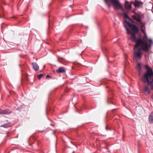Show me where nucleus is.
<instances>
[{
  "label": "nucleus",
  "mask_w": 153,
  "mask_h": 153,
  "mask_svg": "<svg viewBox=\"0 0 153 153\" xmlns=\"http://www.w3.org/2000/svg\"><path fill=\"white\" fill-rule=\"evenodd\" d=\"M112 6L115 10H118L122 7L121 4L117 0H110Z\"/></svg>",
  "instance_id": "nucleus-6"
},
{
  "label": "nucleus",
  "mask_w": 153,
  "mask_h": 153,
  "mask_svg": "<svg viewBox=\"0 0 153 153\" xmlns=\"http://www.w3.org/2000/svg\"><path fill=\"white\" fill-rule=\"evenodd\" d=\"M143 3L141 1H138L136 0L134 2V4L135 8H139L140 7H142Z\"/></svg>",
  "instance_id": "nucleus-8"
},
{
  "label": "nucleus",
  "mask_w": 153,
  "mask_h": 153,
  "mask_svg": "<svg viewBox=\"0 0 153 153\" xmlns=\"http://www.w3.org/2000/svg\"><path fill=\"white\" fill-rule=\"evenodd\" d=\"M132 18L135 20L138 24L142 23L141 16L138 13H135L134 15H132Z\"/></svg>",
  "instance_id": "nucleus-7"
},
{
  "label": "nucleus",
  "mask_w": 153,
  "mask_h": 153,
  "mask_svg": "<svg viewBox=\"0 0 153 153\" xmlns=\"http://www.w3.org/2000/svg\"><path fill=\"white\" fill-rule=\"evenodd\" d=\"M140 48L137 49V48L135 49L134 47V50L135 52L134 53V55L135 58L137 59H141L142 52V51H143L145 52H148L150 50L151 48L152 45L146 43H143L142 45H139Z\"/></svg>",
  "instance_id": "nucleus-2"
},
{
  "label": "nucleus",
  "mask_w": 153,
  "mask_h": 153,
  "mask_svg": "<svg viewBox=\"0 0 153 153\" xmlns=\"http://www.w3.org/2000/svg\"><path fill=\"white\" fill-rule=\"evenodd\" d=\"M123 15L124 18L128 19L129 20H131V19L128 17V16L126 13H124L123 14Z\"/></svg>",
  "instance_id": "nucleus-17"
},
{
  "label": "nucleus",
  "mask_w": 153,
  "mask_h": 153,
  "mask_svg": "<svg viewBox=\"0 0 153 153\" xmlns=\"http://www.w3.org/2000/svg\"><path fill=\"white\" fill-rule=\"evenodd\" d=\"M11 113V111L9 110H1L0 111V114H9Z\"/></svg>",
  "instance_id": "nucleus-11"
},
{
  "label": "nucleus",
  "mask_w": 153,
  "mask_h": 153,
  "mask_svg": "<svg viewBox=\"0 0 153 153\" xmlns=\"http://www.w3.org/2000/svg\"><path fill=\"white\" fill-rule=\"evenodd\" d=\"M124 27L126 29L127 33L129 34H131L130 37V39L132 41L136 43V44L134 45L135 49L137 48L139 45H142L143 43H146L145 42L142 40L141 38L137 39L136 37V34L137 33H131V31L128 28V27L126 26L125 24H124Z\"/></svg>",
  "instance_id": "nucleus-3"
},
{
  "label": "nucleus",
  "mask_w": 153,
  "mask_h": 153,
  "mask_svg": "<svg viewBox=\"0 0 153 153\" xmlns=\"http://www.w3.org/2000/svg\"><path fill=\"white\" fill-rule=\"evenodd\" d=\"M43 76V74H40L38 75L37 77L39 79H40L41 77Z\"/></svg>",
  "instance_id": "nucleus-20"
},
{
  "label": "nucleus",
  "mask_w": 153,
  "mask_h": 153,
  "mask_svg": "<svg viewBox=\"0 0 153 153\" xmlns=\"http://www.w3.org/2000/svg\"><path fill=\"white\" fill-rule=\"evenodd\" d=\"M147 71L142 77V80L144 83L148 82V85L153 89V72L152 70L147 65L145 66Z\"/></svg>",
  "instance_id": "nucleus-1"
},
{
  "label": "nucleus",
  "mask_w": 153,
  "mask_h": 153,
  "mask_svg": "<svg viewBox=\"0 0 153 153\" xmlns=\"http://www.w3.org/2000/svg\"><path fill=\"white\" fill-rule=\"evenodd\" d=\"M125 7L127 10H130L131 8V4H130L128 1H125Z\"/></svg>",
  "instance_id": "nucleus-9"
},
{
  "label": "nucleus",
  "mask_w": 153,
  "mask_h": 153,
  "mask_svg": "<svg viewBox=\"0 0 153 153\" xmlns=\"http://www.w3.org/2000/svg\"><path fill=\"white\" fill-rule=\"evenodd\" d=\"M32 64L33 69L36 71H37L39 70V66L36 62H32Z\"/></svg>",
  "instance_id": "nucleus-12"
},
{
  "label": "nucleus",
  "mask_w": 153,
  "mask_h": 153,
  "mask_svg": "<svg viewBox=\"0 0 153 153\" xmlns=\"http://www.w3.org/2000/svg\"><path fill=\"white\" fill-rule=\"evenodd\" d=\"M50 76L48 75H47L46 76V78H48V77L50 78Z\"/></svg>",
  "instance_id": "nucleus-21"
},
{
  "label": "nucleus",
  "mask_w": 153,
  "mask_h": 153,
  "mask_svg": "<svg viewBox=\"0 0 153 153\" xmlns=\"http://www.w3.org/2000/svg\"><path fill=\"white\" fill-rule=\"evenodd\" d=\"M43 131H40V132H43Z\"/></svg>",
  "instance_id": "nucleus-22"
},
{
  "label": "nucleus",
  "mask_w": 153,
  "mask_h": 153,
  "mask_svg": "<svg viewBox=\"0 0 153 153\" xmlns=\"http://www.w3.org/2000/svg\"><path fill=\"white\" fill-rule=\"evenodd\" d=\"M136 68L138 71V74L140 75V74L141 73V69L140 63H139L138 64L136 67Z\"/></svg>",
  "instance_id": "nucleus-15"
},
{
  "label": "nucleus",
  "mask_w": 153,
  "mask_h": 153,
  "mask_svg": "<svg viewBox=\"0 0 153 153\" xmlns=\"http://www.w3.org/2000/svg\"><path fill=\"white\" fill-rule=\"evenodd\" d=\"M65 69L63 67H60L56 71V72L58 73H63L65 72Z\"/></svg>",
  "instance_id": "nucleus-14"
},
{
  "label": "nucleus",
  "mask_w": 153,
  "mask_h": 153,
  "mask_svg": "<svg viewBox=\"0 0 153 153\" xmlns=\"http://www.w3.org/2000/svg\"><path fill=\"white\" fill-rule=\"evenodd\" d=\"M104 1L105 3L108 5L109 7H111V5L109 2L107 0H104Z\"/></svg>",
  "instance_id": "nucleus-19"
},
{
  "label": "nucleus",
  "mask_w": 153,
  "mask_h": 153,
  "mask_svg": "<svg viewBox=\"0 0 153 153\" xmlns=\"http://www.w3.org/2000/svg\"><path fill=\"white\" fill-rule=\"evenodd\" d=\"M125 24L127 27V25L129 26L131 29L133 31V32L131 31V33H137L139 31V28L136 25L132 24L130 23L129 22L127 21L126 20L125 21Z\"/></svg>",
  "instance_id": "nucleus-5"
},
{
  "label": "nucleus",
  "mask_w": 153,
  "mask_h": 153,
  "mask_svg": "<svg viewBox=\"0 0 153 153\" xmlns=\"http://www.w3.org/2000/svg\"><path fill=\"white\" fill-rule=\"evenodd\" d=\"M149 120L150 123H153V111L149 115Z\"/></svg>",
  "instance_id": "nucleus-13"
},
{
  "label": "nucleus",
  "mask_w": 153,
  "mask_h": 153,
  "mask_svg": "<svg viewBox=\"0 0 153 153\" xmlns=\"http://www.w3.org/2000/svg\"><path fill=\"white\" fill-rule=\"evenodd\" d=\"M9 124H10L9 123H6L1 125V126L4 128H7L9 126Z\"/></svg>",
  "instance_id": "nucleus-18"
},
{
  "label": "nucleus",
  "mask_w": 153,
  "mask_h": 153,
  "mask_svg": "<svg viewBox=\"0 0 153 153\" xmlns=\"http://www.w3.org/2000/svg\"><path fill=\"white\" fill-rule=\"evenodd\" d=\"M141 30L142 33L143 34V35L141 39L145 42L147 44L152 45L153 44V41L152 39L148 38L147 35L145 30V29H142Z\"/></svg>",
  "instance_id": "nucleus-4"
},
{
  "label": "nucleus",
  "mask_w": 153,
  "mask_h": 153,
  "mask_svg": "<svg viewBox=\"0 0 153 153\" xmlns=\"http://www.w3.org/2000/svg\"><path fill=\"white\" fill-rule=\"evenodd\" d=\"M143 91L146 95H148L150 92V89L148 86L145 85L143 87Z\"/></svg>",
  "instance_id": "nucleus-10"
},
{
  "label": "nucleus",
  "mask_w": 153,
  "mask_h": 153,
  "mask_svg": "<svg viewBox=\"0 0 153 153\" xmlns=\"http://www.w3.org/2000/svg\"><path fill=\"white\" fill-rule=\"evenodd\" d=\"M139 24H141L142 25L140 26V29H145V24L146 23L145 22H143L142 23H139Z\"/></svg>",
  "instance_id": "nucleus-16"
}]
</instances>
